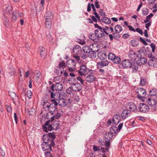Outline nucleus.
<instances>
[{"label":"nucleus","instance_id":"obj_30","mask_svg":"<svg viewBox=\"0 0 157 157\" xmlns=\"http://www.w3.org/2000/svg\"><path fill=\"white\" fill-rule=\"evenodd\" d=\"M101 20L105 24H109L111 23L110 19L107 17H103L101 18Z\"/></svg>","mask_w":157,"mask_h":157},{"label":"nucleus","instance_id":"obj_3","mask_svg":"<svg viewBox=\"0 0 157 157\" xmlns=\"http://www.w3.org/2000/svg\"><path fill=\"white\" fill-rule=\"evenodd\" d=\"M108 59L113 62L115 63L118 64L121 62V58L117 56H116L114 53L109 52L108 55Z\"/></svg>","mask_w":157,"mask_h":157},{"label":"nucleus","instance_id":"obj_32","mask_svg":"<svg viewBox=\"0 0 157 157\" xmlns=\"http://www.w3.org/2000/svg\"><path fill=\"white\" fill-rule=\"evenodd\" d=\"M25 111H27L29 114L31 115L35 114L36 111V109H27V110H25Z\"/></svg>","mask_w":157,"mask_h":157},{"label":"nucleus","instance_id":"obj_31","mask_svg":"<svg viewBox=\"0 0 157 157\" xmlns=\"http://www.w3.org/2000/svg\"><path fill=\"white\" fill-rule=\"evenodd\" d=\"M115 31L116 33H119L122 31V27L120 25H116L114 28Z\"/></svg>","mask_w":157,"mask_h":157},{"label":"nucleus","instance_id":"obj_50","mask_svg":"<svg viewBox=\"0 0 157 157\" xmlns=\"http://www.w3.org/2000/svg\"><path fill=\"white\" fill-rule=\"evenodd\" d=\"M106 147V148L102 147L101 149V150L103 152H106V151H109V149L110 147V145L107 146H105Z\"/></svg>","mask_w":157,"mask_h":157},{"label":"nucleus","instance_id":"obj_33","mask_svg":"<svg viewBox=\"0 0 157 157\" xmlns=\"http://www.w3.org/2000/svg\"><path fill=\"white\" fill-rule=\"evenodd\" d=\"M147 61V59L145 58H141L138 60V63L139 64H144Z\"/></svg>","mask_w":157,"mask_h":157},{"label":"nucleus","instance_id":"obj_37","mask_svg":"<svg viewBox=\"0 0 157 157\" xmlns=\"http://www.w3.org/2000/svg\"><path fill=\"white\" fill-rule=\"evenodd\" d=\"M153 16L154 15L153 13H150L149 15L146 17V20H144V22L146 23L150 21L151 18L153 17Z\"/></svg>","mask_w":157,"mask_h":157},{"label":"nucleus","instance_id":"obj_41","mask_svg":"<svg viewBox=\"0 0 157 157\" xmlns=\"http://www.w3.org/2000/svg\"><path fill=\"white\" fill-rule=\"evenodd\" d=\"M61 116V114L60 113L57 112V113L54 116H53L52 117H51V119L54 120H55V119H58Z\"/></svg>","mask_w":157,"mask_h":157},{"label":"nucleus","instance_id":"obj_55","mask_svg":"<svg viewBox=\"0 0 157 157\" xmlns=\"http://www.w3.org/2000/svg\"><path fill=\"white\" fill-rule=\"evenodd\" d=\"M150 46L152 48V51L154 52L155 50V45L154 43H151L150 44Z\"/></svg>","mask_w":157,"mask_h":157},{"label":"nucleus","instance_id":"obj_13","mask_svg":"<svg viewBox=\"0 0 157 157\" xmlns=\"http://www.w3.org/2000/svg\"><path fill=\"white\" fill-rule=\"evenodd\" d=\"M131 114V110L128 109L124 110L121 113V116L122 119H124L130 116Z\"/></svg>","mask_w":157,"mask_h":157},{"label":"nucleus","instance_id":"obj_46","mask_svg":"<svg viewBox=\"0 0 157 157\" xmlns=\"http://www.w3.org/2000/svg\"><path fill=\"white\" fill-rule=\"evenodd\" d=\"M63 70L59 68L58 69H56L55 71V72L57 73V75H61L63 74Z\"/></svg>","mask_w":157,"mask_h":157},{"label":"nucleus","instance_id":"obj_12","mask_svg":"<svg viewBox=\"0 0 157 157\" xmlns=\"http://www.w3.org/2000/svg\"><path fill=\"white\" fill-rule=\"evenodd\" d=\"M102 27H101L100 29H97L95 31V35L98 37V39H99L103 36L104 34L103 33Z\"/></svg>","mask_w":157,"mask_h":157},{"label":"nucleus","instance_id":"obj_18","mask_svg":"<svg viewBox=\"0 0 157 157\" xmlns=\"http://www.w3.org/2000/svg\"><path fill=\"white\" fill-rule=\"evenodd\" d=\"M128 57L130 60L134 61L136 60L137 56L135 52L131 51L129 52Z\"/></svg>","mask_w":157,"mask_h":157},{"label":"nucleus","instance_id":"obj_21","mask_svg":"<svg viewBox=\"0 0 157 157\" xmlns=\"http://www.w3.org/2000/svg\"><path fill=\"white\" fill-rule=\"evenodd\" d=\"M44 17L46 20L52 21L53 18V15L51 12L48 11L45 14Z\"/></svg>","mask_w":157,"mask_h":157},{"label":"nucleus","instance_id":"obj_42","mask_svg":"<svg viewBox=\"0 0 157 157\" xmlns=\"http://www.w3.org/2000/svg\"><path fill=\"white\" fill-rule=\"evenodd\" d=\"M5 8L6 9V12L7 14L12 13V12L11 11L12 8L11 6H8L5 7Z\"/></svg>","mask_w":157,"mask_h":157},{"label":"nucleus","instance_id":"obj_19","mask_svg":"<svg viewBox=\"0 0 157 157\" xmlns=\"http://www.w3.org/2000/svg\"><path fill=\"white\" fill-rule=\"evenodd\" d=\"M98 143L100 145L102 146H108L110 145V142L107 141L106 139H105V138L103 139H99Z\"/></svg>","mask_w":157,"mask_h":157},{"label":"nucleus","instance_id":"obj_16","mask_svg":"<svg viewBox=\"0 0 157 157\" xmlns=\"http://www.w3.org/2000/svg\"><path fill=\"white\" fill-rule=\"evenodd\" d=\"M82 50L85 53H90L94 56L95 54L94 51L92 50V49L87 45H85L83 47Z\"/></svg>","mask_w":157,"mask_h":157},{"label":"nucleus","instance_id":"obj_43","mask_svg":"<svg viewBox=\"0 0 157 157\" xmlns=\"http://www.w3.org/2000/svg\"><path fill=\"white\" fill-rule=\"evenodd\" d=\"M10 68L11 70V71H10L9 73L10 75H14L16 72L15 69L13 67H11Z\"/></svg>","mask_w":157,"mask_h":157},{"label":"nucleus","instance_id":"obj_44","mask_svg":"<svg viewBox=\"0 0 157 157\" xmlns=\"http://www.w3.org/2000/svg\"><path fill=\"white\" fill-rule=\"evenodd\" d=\"M130 43L131 44L132 46L134 47L136 46L138 44V42L135 40H132Z\"/></svg>","mask_w":157,"mask_h":157},{"label":"nucleus","instance_id":"obj_49","mask_svg":"<svg viewBox=\"0 0 157 157\" xmlns=\"http://www.w3.org/2000/svg\"><path fill=\"white\" fill-rule=\"evenodd\" d=\"M26 95L29 99H30L32 98V93L30 90H28L27 91Z\"/></svg>","mask_w":157,"mask_h":157},{"label":"nucleus","instance_id":"obj_22","mask_svg":"<svg viewBox=\"0 0 157 157\" xmlns=\"http://www.w3.org/2000/svg\"><path fill=\"white\" fill-rule=\"evenodd\" d=\"M98 58L101 60L105 59L107 57L105 52L104 51H100L98 54Z\"/></svg>","mask_w":157,"mask_h":157},{"label":"nucleus","instance_id":"obj_53","mask_svg":"<svg viewBox=\"0 0 157 157\" xmlns=\"http://www.w3.org/2000/svg\"><path fill=\"white\" fill-rule=\"evenodd\" d=\"M148 10L146 8L144 9L142 11L143 14L144 15L146 16L148 13Z\"/></svg>","mask_w":157,"mask_h":157},{"label":"nucleus","instance_id":"obj_5","mask_svg":"<svg viewBox=\"0 0 157 157\" xmlns=\"http://www.w3.org/2000/svg\"><path fill=\"white\" fill-rule=\"evenodd\" d=\"M136 92L138 94L137 96V97L140 99H141L146 95V91L142 88H139L137 89Z\"/></svg>","mask_w":157,"mask_h":157},{"label":"nucleus","instance_id":"obj_7","mask_svg":"<svg viewBox=\"0 0 157 157\" xmlns=\"http://www.w3.org/2000/svg\"><path fill=\"white\" fill-rule=\"evenodd\" d=\"M50 123V120H48L43 125V129L44 131L48 132V131H51L53 129L52 125Z\"/></svg>","mask_w":157,"mask_h":157},{"label":"nucleus","instance_id":"obj_29","mask_svg":"<svg viewBox=\"0 0 157 157\" xmlns=\"http://www.w3.org/2000/svg\"><path fill=\"white\" fill-rule=\"evenodd\" d=\"M52 20H45V24L46 27L48 29H50L52 27Z\"/></svg>","mask_w":157,"mask_h":157},{"label":"nucleus","instance_id":"obj_34","mask_svg":"<svg viewBox=\"0 0 157 157\" xmlns=\"http://www.w3.org/2000/svg\"><path fill=\"white\" fill-rule=\"evenodd\" d=\"M149 94L151 96H153L157 95V90L155 89H152L149 91Z\"/></svg>","mask_w":157,"mask_h":157},{"label":"nucleus","instance_id":"obj_25","mask_svg":"<svg viewBox=\"0 0 157 157\" xmlns=\"http://www.w3.org/2000/svg\"><path fill=\"white\" fill-rule=\"evenodd\" d=\"M109 64V61L108 60H106L98 63L97 65L99 68H101L103 67L107 66Z\"/></svg>","mask_w":157,"mask_h":157},{"label":"nucleus","instance_id":"obj_47","mask_svg":"<svg viewBox=\"0 0 157 157\" xmlns=\"http://www.w3.org/2000/svg\"><path fill=\"white\" fill-rule=\"evenodd\" d=\"M93 150L94 151H99L101 150V147L100 146L97 147L95 145H94L93 146Z\"/></svg>","mask_w":157,"mask_h":157},{"label":"nucleus","instance_id":"obj_4","mask_svg":"<svg viewBox=\"0 0 157 157\" xmlns=\"http://www.w3.org/2000/svg\"><path fill=\"white\" fill-rule=\"evenodd\" d=\"M93 71L92 70L87 68L85 65H82L80 67V68L78 71V73L80 75L82 76H86V74H87L89 72Z\"/></svg>","mask_w":157,"mask_h":157},{"label":"nucleus","instance_id":"obj_10","mask_svg":"<svg viewBox=\"0 0 157 157\" xmlns=\"http://www.w3.org/2000/svg\"><path fill=\"white\" fill-rule=\"evenodd\" d=\"M58 121L51 119L50 123L53 128V129L57 130L59 129V123Z\"/></svg>","mask_w":157,"mask_h":157},{"label":"nucleus","instance_id":"obj_9","mask_svg":"<svg viewBox=\"0 0 157 157\" xmlns=\"http://www.w3.org/2000/svg\"><path fill=\"white\" fill-rule=\"evenodd\" d=\"M63 88V85L59 83H57L56 85L53 84L51 86V90L54 92L55 90L61 91Z\"/></svg>","mask_w":157,"mask_h":157},{"label":"nucleus","instance_id":"obj_24","mask_svg":"<svg viewBox=\"0 0 157 157\" xmlns=\"http://www.w3.org/2000/svg\"><path fill=\"white\" fill-rule=\"evenodd\" d=\"M122 66L125 68H130L132 63L128 60H124L122 63Z\"/></svg>","mask_w":157,"mask_h":157},{"label":"nucleus","instance_id":"obj_2","mask_svg":"<svg viewBox=\"0 0 157 157\" xmlns=\"http://www.w3.org/2000/svg\"><path fill=\"white\" fill-rule=\"evenodd\" d=\"M41 105L43 106V108H55V107L58 105V103L54 99L51 100V103H49L48 100L44 99L41 101Z\"/></svg>","mask_w":157,"mask_h":157},{"label":"nucleus","instance_id":"obj_26","mask_svg":"<svg viewBox=\"0 0 157 157\" xmlns=\"http://www.w3.org/2000/svg\"><path fill=\"white\" fill-rule=\"evenodd\" d=\"M60 106L62 107H65L67 104V102L66 100L64 99H60L58 101V103L57 102Z\"/></svg>","mask_w":157,"mask_h":157},{"label":"nucleus","instance_id":"obj_11","mask_svg":"<svg viewBox=\"0 0 157 157\" xmlns=\"http://www.w3.org/2000/svg\"><path fill=\"white\" fill-rule=\"evenodd\" d=\"M120 116L117 114H115L113 116L112 119V124L115 126L117 125L121 121Z\"/></svg>","mask_w":157,"mask_h":157},{"label":"nucleus","instance_id":"obj_6","mask_svg":"<svg viewBox=\"0 0 157 157\" xmlns=\"http://www.w3.org/2000/svg\"><path fill=\"white\" fill-rule=\"evenodd\" d=\"M71 88L74 91L79 92L82 89V86L79 83L71 82Z\"/></svg>","mask_w":157,"mask_h":157},{"label":"nucleus","instance_id":"obj_14","mask_svg":"<svg viewBox=\"0 0 157 157\" xmlns=\"http://www.w3.org/2000/svg\"><path fill=\"white\" fill-rule=\"evenodd\" d=\"M73 50L74 54H76L77 55L80 56L82 53L81 48L78 45L75 46Z\"/></svg>","mask_w":157,"mask_h":157},{"label":"nucleus","instance_id":"obj_52","mask_svg":"<svg viewBox=\"0 0 157 157\" xmlns=\"http://www.w3.org/2000/svg\"><path fill=\"white\" fill-rule=\"evenodd\" d=\"M72 89L71 88V86L66 90V92L67 94H71L72 93Z\"/></svg>","mask_w":157,"mask_h":157},{"label":"nucleus","instance_id":"obj_35","mask_svg":"<svg viewBox=\"0 0 157 157\" xmlns=\"http://www.w3.org/2000/svg\"><path fill=\"white\" fill-rule=\"evenodd\" d=\"M9 20L7 18V16L5 15H4L3 17V23L4 25L6 27H7L9 25Z\"/></svg>","mask_w":157,"mask_h":157},{"label":"nucleus","instance_id":"obj_54","mask_svg":"<svg viewBox=\"0 0 157 157\" xmlns=\"http://www.w3.org/2000/svg\"><path fill=\"white\" fill-rule=\"evenodd\" d=\"M44 155L46 157H52V155L49 151H48L44 153Z\"/></svg>","mask_w":157,"mask_h":157},{"label":"nucleus","instance_id":"obj_27","mask_svg":"<svg viewBox=\"0 0 157 157\" xmlns=\"http://www.w3.org/2000/svg\"><path fill=\"white\" fill-rule=\"evenodd\" d=\"M147 102L150 106H153L156 104V102L155 100L150 98L148 99L147 101Z\"/></svg>","mask_w":157,"mask_h":157},{"label":"nucleus","instance_id":"obj_38","mask_svg":"<svg viewBox=\"0 0 157 157\" xmlns=\"http://www.w3.org/2000/svg\"><path fill=\"white\" fill-rule=\"evenodd\" d=\"M126 107L128 108H136V106L134 103L130 102L127 104Z\"/></svg>","mask_w":157,"mask_h":157},{"label":"nucleus","instance_id":"obj_23","mask_svg":"<svg viewBox=\"0 0 157 157\" xmlns=\"http://www.w3.org/2000/svg\"><path fill=\"white\" fill-rule=\"evenodd\" d=\"M9 96L12 98L14 103L15 104V102H18V97L16 95L15 93L13 92H10L9 93Z\"/></svg>","mask_w":157,"mask_h":157},{"label":"nucleus","instance_id":"obj_63","mask_svg":"<svg viewBox=\"0 0 157 157\" xmlns=\"http://www.w3.org/2000/svg\"><path fill=\"white\" fill-rule=\"evenodd\" d=\"M99 13L100 15L101 16H105V13H103V11L101 9L99 10Z\"/></svg>","mask_w":157,"mask_h":157},{"label":"nucleus","instance_id":"obj_1","mask_svg":"<svg viewBox=\"0 0 157 157\" xmlns=\"http://www.w3.org/2000/svg\"><path fill=\"white\" fill-rule=\"evenodd\" d=\"M56 138V136L52 133L44 134L43 136L44 142L41 144L42 150L44 151L48 150L52 151V147L55 146L54 140Z\"/></svg>","mask_w":157,"mask_h":157},{"label":"nucleus","instance_id":"obj_15","mask_svg":"<svg viewBox=\"0 0 157 157\" xmlns=\"http://www.w3.org/2000/svg\"><path fill=\"white\" fill-rule=\"evenodd\" d=\"M123 125V123H120L118 125V128L116 127L113 126L111 127L110 130L111 132H114L115 133L117 134L122 128Z\"/></svg>","mask_w":157,"mask_h":157},{"label":"nucleus","instance_id":"obj_59","mask_svg":"<svg viewBox=\"0 0 157 157\" xmlns=\"http://www.w3.org/2000/svg\"><path fill=\"white\" fill-rule=\"evenodd\" d=\"M0 155L2 156H4L5 155V152L4 151H3L2 148H0Z\"/></svg>","mask_w":157,"mask_h":157},{"label":"nucleus","instance_id":"obj_36","mask_svg":"<svg viewBox=\"0 0 157 157\" xmlns=\"http://www.w3.org/2000/svg\"><path fill=\"white\" fill-rule=\"evenodd\" d=\"M89 38L94 41L96 40L97 39H98V37L95 35V34L93 33H91L89 36Z\"/></svg>","mask_w":157,"mask_h":157},{"label":"nucleus","instance_id":"obj_64","mask_svg":"<svg viewBox=\"0 0 157 157\" xmlns=\"http://www.w3.org/2000/svg\"><path fill=\"white\" fill-rule=\"evenodd\" d=\"M80 56L79 55H74V57L78 61H79L80 60Z\"/></svg>","mask_w":157,"mask_h":157},{"label":"nucleus","instance_id":"obj_8","mask_svg":"<svg viewBox=\"0 0 157 157\" xmlns=\"http://www.w3.org/2000/svg\"><path fill=\"white\" fill-rule=\"evenodd\" d=\"M110 130L111 128L109 129V132H106L104 134V137L105 139H106L107 141L109 142L113 138V136H114L117 134L114 132H111Z\"/></svg>","mask_w":157,"mask_h":157},{"label":"nucleus","instance_id":"obj_58","mask_svg":"<svg viewBox=\"0 0 157 157\" xmlns=\"http://www.w3.org/2000/svg\"><path fill=\"white\" fill-rule=\"evenodd\" d=\"M77 79L82 84H83L84 80L81 77L78 76V77H77Z\"/></svg>","mask_w":157,"mask_h":157},{"label":"nucleus","instance_id":"obj_40","mask_svg":"<svg viewBox=\"0 0 157 157\" xmlns=\"http://www.w3.org/2000/svg\"><path fill=\"white\" fill-rule=\"evenodd\" d=\"M66 67L65 63L63 61H62L59 63V67L60 68L63 70L64 68Z\"/></svg>","mask_w":157,"mask_h":157},{"label":"nucleus","instance_id":"obj_57","mask_svg":"<svg viewBox=\"0 0 157 157\" xmlns=\"http://www.w3.org/2000/svg\"><path fill=\"white\" fill-rule=\"evenodd\" d=\"M135 31H136L141 35H142L143 34V32L142 30L140 28H136V29Z\"/></svg>","mask_w":157,"mask_h":157},{"label":"nucleus","instance_id":"obj_62","mask_svg":"<svg viewBox=\"0 0 157 157\" xmlns=\"http://www.w3.org/2000/svg\"><path fill=\"white\" fill-rule=\"evenodd\" d=\"M128 27L129 28L130 30L134 32H135L136 29H135L132 26L128 25Z\"/></svg>","mask_w":157,"mask_h":157},{"label":"nucleus","instance_id":"obj_56","mask_svg":"<svg viewBox=\"0 0 157 157\" xmlns=\"http://www.w3.org/2000/svg\"><path fill=\"white\" fill-rule=\"evenodd\" d=\"M140 41L145 45H147V43L146 41L144 40V39L142 37H140Z\"/></svg>","mask_w":157,"mask_h":157},{"label":"nucleus","instance_id":"obj_45","mask_svg":"<svg viewBox=\"0 0 157 157\" xmlns=\"http://www.w3.org/2000/svg\"><path fill=\"white\" fill-rule=\"evenodd\" d=\"M140 84L141 86H144L146 83V79L143 77H141Z\"/></svg>","mask_w":157,"mask_h":157},{"label":"nucleus","instance_id":"obj_20","mask_svg":"<svg viewBox=\"0 0 157 157\" xmlns=\"http://www.w3.org/2000/svg\"><path fill=\"white\" fill-rule=\"evenodd\" d=\"M67 67H75L76 62L74 59H70L67 61Z\"/></svg>","mask_w":157,"mask_h":157},{"label":"nucleus","instance_id":"obj_28","mask_svg":"<svg viewBox=\"0 0 157 157\" xmlns=\"http://www.w3.org/2000/svg\"><path fill=\"white\" fill-rule=\"evenodd\" d=\"M39 49L40 50V55L41 57H44L46 54V49L42 47H40Z\"/></svg>","mask_w":157,"mask_h":157},{"label":"nucleus","instance_id":"obj_60","mask_svg":"<svg viewBox=\"0 0 157 157\" xmlns=\"http://www.w3.org/2000/svg\"><path fill=\"white\" fill-rule=\"evenodd\" d=\"M93 14L95 15V17L97 18L98 19V20L99 21H100V17L99 16L98 13L97 12H94V13H93Z\"/></svg>","mask_w":157,"mask_h":157},{"label":"nucleus","instance_id":"obj_17","mask_svg":"<svg viewBox=\"0 0 157 157\" xmlns=\"http://www.w3.org/2000/svg\"><path fill=\"white\" fill-rule=\"evenodd\" d=\"M92 73V72H91L90 74ZM96 78V77L91 74H89L86 77V82L90 83L93 82Z\"/></svg>","mask_w":157,"mask_h":157},{"label":"nucleus","instance_id":"obj_51","mask_svg":"<svg viewBox=\"0 0 157 157\" xmlns=\"http://www.w3.org/2000/svg\"><path fill=\"white\" fill-rule=\"evenodd\" d=\"M12 16L11 17V21H15L17 20V18L13 12H12Z\"/></svg>","mask_w":157,"mask_h":157},{"label":"nucleus","instance_id":"obj_48","mask_svg":"<svg viewBox=\"0 0 157 157\" xmlns=\"http://www.w3.org/2000/svg\"><path fill=\"white\" fill-rule=\"evenodd\" d=\"M140 112L143 113H146L149 111V109H138Z\"/></svg>","mask_w":157,"mask_h":157},{"label":"nucleus","instance_id":"obj_61","mask_svg":"<svg viewBox=\"0 0 157 157\" xmlns=\"http://www.w3.org/2000/svg\"><path fill=\"white\" fill-rule=\"evenodd\" d=\"M130 36V35L128 33H125L123 35V37L124 39H126L129 38Z\"/></svg>","mask_w":157,"mask_h":157},{"label":"nucleus","instance_id":"obj_39","mask_svg":"<svg viewBox=\"0 0 157 157\" xmlns=\"http://www.w3.org/2000/svg\"><path fill=\"white\" fill-rule=\"evenodd\" d=\"M131 67H132V72H136V71L137 70L138 67L137 64H133L131 65Z\"/></svg>","mask_w":157,"mask_h":157}]
</instances>
